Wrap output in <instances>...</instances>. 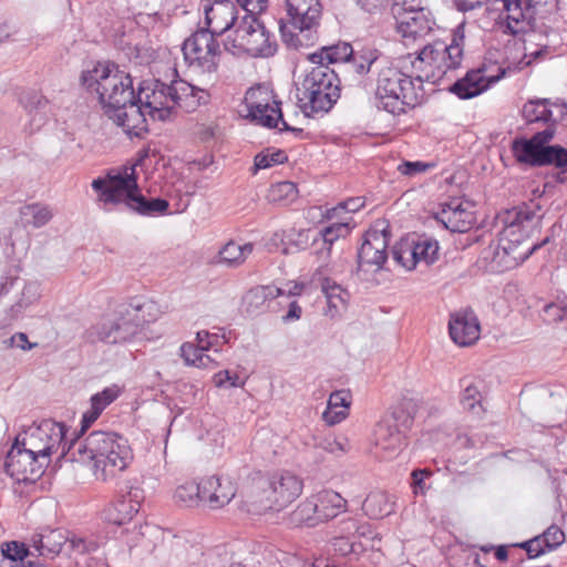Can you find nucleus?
<instances>
[{"label": "nucleus", "instance_id": "1", "mask_svg": "<svg viewBox=\"0 0 567 567\" xmlns=\"http://www.w3.org/2000/svg\"><path fill=\"white\" fill-rule=\"evenodd\" d=\"M60 457L87 465L96 480L105 482L128 466L133 452L124 436L115 432L93 431L65 443Z\"/></svg>", "mask_w": 567, "mask_h": 567}, {"label": "nucleus", "instance_id": "2", "mask_svg": "<svg viewBox=\"0 0 567 567\" xmlns=\"http://www.w3.org/2000/svg\"><path fill=\"white\" fill-rule=\"evenodd\" d=\"M158 313V306L153 300L132 298L92 326L89 337L107 344L131 342L145 323L156 320Z\"/></svg>", "mask_w": 567, "mask_h": 567}, {"label": "nucleus", "instance_id": "3", "mask_svg": "<svg viewBox=\"0 0 567 567\" xmlns=\"http://www.w3.org/2000/svg\"><path fill=\"white\" fill-rule=\"evenodd\" d=\"M81 84L101 104L107 116L136 99L132 76L112 62H97L93 69L83 71Z\"/></svg>", "mask_w": 567, "mask_h": 567}, {"label": "nucleus", "instance_id": "4", "mask_svg": "<svg viewBox=\"0 0 567 567\" xmlns=\"http://www.w3.org/2000/svg\"><path fill=\"white\" fill-rule=\"evenodd\" d=\"M536 209L539 210L540 207L523 204L498 215L503 229L494 256L499 262L504 261L507 268L525 261L538 248V245H532L524 251H518L519 246L528 239L534 225L540 219Z\"/></svg>", "mask_w": 567, "mask_h": 567}, {"label": "nucleus", "instance_id": "5", "mask_svg": "<svg viewBox=\"0 0 567 567\" xmlns=\"http://www.w3.org/2000/svg\"><path fill=\"white\" fill-rule=\"evenodd\" d=\"M341 95L338 74L327 65H316L297 87V103L306 116L328 113Z\"/></svg>", "mask_w": 567, "mask_h": 567}, {"label": "nucleus", "instance_id": "6", "mask_svg": "<svg viewBox=\"0 0 567 567\" xmlns=\"http://www.w3.org/2000/svg\"><path fill=\"white\" fill-rule=\"evenodd\" d=\"M425 96L424 89L415 86L411 75L394 66L382 68L378 73L377 107L393 115L405 113L406 107L420 105Z\"/></svg>", "mask_w": 567, "mask_h": 567}, {"label": "nucleus", "instance_id": "7", "mask_svg": "<svg viewBox=\"0 0 567 567\" xmlns=\"http://www.w3.org/2000/svg\"><path fill=\"white\" fill-rule=\"evenodd\" d=\"M464 35L454 32L452 42H435L425 45L412 62L415 86L423 89L424 82L436 83L449 70L457 69L463 60L462 42Z\"/></svg>", "mask_w": 567, "mask_h": 567}, {"label": "nucleus", "instance_id": "8", "mask_svg": "<svg viewBox=\"0 0 567 567\" xmlns=\"http://www.w3.org/2000/svg\"><path fill=\"white\" fill-rule=\"evenodd\" d=\"M555 134V123H550L530 138H515L512 142V152L520 164L532 167L555 165L560 169L559 181L564 182L566 177H560V175L567 174V150L560 145H548Z\"/></svg>", "mask_w": 567, "mask_h": 567}, {"label": "nucleus", "instance_id": "9", "mask_svg": "<svg viewBox=\"0 0 567 567\" xmlns=\"http://www.w3.org/2000/svg\"><path fill=\"white\" fill-rule=\"evenodd\" d=\"M289 22L297 33L288 34L282 31L285 42L298 49L309 45L317 39L316 29L321 17V3L319 0H286Z\"/></svg>", "mask_w": 567, "mask_h": 567}, {"label": "nucleus", "instance_id": "10", "mask_svg": "<svg viewBox=\"0 0 567 567\" xmlns=\"http://www.w3.org/2000/svg\"><path fill=\"white\" fill-rule=\"evenodd\" d=\"M136 165L123 166L121 169L110 171L105 177H97L92 182V188L97 193V200L105 210L109 206L128 203V197L134 196L140 189L137 184Z\"/></svg>", "mask_w": 567, "mask_h": 567}, {"label": "nucleus", "instance_id": "11", "mask_svg": "<svg viewBox=\"0 0 567 567\" xmlns=\"http://www.w3.org/2000/svg\"><path fill=\"white\" fill-rule=\"evenodd\" d=\"M68 427L64 423L44 420L39 425L30 426L23 434H19L22 446L29 449L47 464L50 455L58 450L63 451L66 441Z\"/></svg>", "mask_w": 567, "mask_h": 567}, {"label": "nucleus", "instance_id": "12", "mask_svg": "<svg viewBox=\"0 0 567 567\" xmlns=\"http://www.w3.org/2000/svg\"><path fill=\"white\" fill-rule=\"evenodd\" d=\"M217 37L206 28H199L184 41L183 53L189 65L207 74L217 72L221 53Z\"/></svg>", "mask_w": 567, "mask_h": 567}, {"label": "nucleus", "instance_id": "13", "mask_svg": "<svg viewBox=\"0 0 567 567\" xmlns=\"http://www.w3.org/2000/svg\"><path fill=\"white\" fill-rule=\"evenodd\" d=\"M136 100L154 121H166L171 117L175 100L172 97L171 83L161 80L143 81L136 90Z\"/></svg>", "mask_w": 567, "mask_h": 567}, {"label": "nucleus", "instance_id": "14", "mask_svg": "<svg viewBox=\"0 0 567 567\" xmlns=\"http://www.w3.org/2000/svg\"><path fill=\"white\" fill-rule=\"evenodd\" d=\"M48 465L35 453L22 446L20 436H17L14 444L6 456L4 471L17 482L27 483L34 482L40 477Z\"/></svg>", "mask_w": 567, "mask_h": 567}, {"label": "nucleus", "instance_id": "15", "mask_svg": "<svg viewBox=\"0 0 567 567\" xmlns=\"http://www.w3.org/2000/svg\"><path fill=\"white\" fill-rule=\"evenodd\" d=\"M269 508H284L292 503L302 492L301 480L291 472L284 471L274 474L268 483Z\"/></svg>", "mask_w": 567, "mask_h": 567}, {"label": "nucleus", "instance_id": "16", "mask_svg": "<svg viewBox=\"0 0 567 567\" xmlns=\"http://www.w3.org/2000/svg\"><path fill=\"white\" fill-rule=\"evenodd\" d=\"M205 28L218 37L231 30L238 19V9L233 0H205Z\"/></svg>", "mask_w": 567, "mask_h": 567}, {"label": "nucleus", "instance_id": "17", "mask_svg": "<svg viewBox=\"0 0 567 567\" xmlns=\"http://www.w3.org/2000/svg\"><path fill=\"white\" fill-rule=\"evenodd\" d=\"M389 236L385 230H369L364 235L363 243L358 250L357 271L364 270V267H375V270L382 268L388 259L386 248Z\"/></svg>", "mask_w": 567, "mask_h": 567}, {"label": "nucleus", "instance_id": "18", "mask_svg": "<svg viewBox=\"0 0 567 567\" xmlns=\"http://www.w3.org/2000/svg\"><path fill=\"white\" fill-rule=\"evenodd\" d=\"M435 219L452 233H465L474 224L473 212L468 204L460 198H452L440 204V209L435 213Z\"/></svg>", "mask_w": 567, "mask_h": 567}, {"label": "nucleus", "instance_id": "19", "mask_svg": "<svg viewBox=\"0 0 567 567\" xmlns=\"http://www.w3.org/2000/svg\"><path fill=\"white\" fill-rule=\"evenodd\" d=\"M505 75V70L499 69V74L486 76L483 68L470 70L450 87V91L462 100L475 97L486 91L491 84L496 83Z\"/></svg>", "mask_w": 567, "mask_h": 567}, {"label": "nucleus", "instance_id": "20", "mask_svg": "<svg viewBox=\"0 0 567 567\" xmlns=\"http://www.w3.org/2000/svg\"><path fill=\"white\" fill-rule=\"evenodd\" d=\"M147 112L145 107L133 99L127 103V106L118 109L116 112L109 114L107 117L112 120L117 126H121L127 135L140 137L148 131L147 128Z\"/></svg>", "mask_w": 567, "mask_h": 567}, {"label": "nucleus", "instance_id": "21", "mask_svg": "<svg viewBox=\"0 0 567 567\" xmlns=\"http://www.w3.org/2000/svg\"><path fill=\"white\" fill-rule=\"evenodd\" d=\"M451 339L461 347L475 343L481 333L478 319L474 311L465 310L451 316L449 322Z\"/></svg>", "mask_w": 567, "mask_h": 567}, {"label": "nucleus", "instance_id": "22", "mask_svg": "<svg viewBox=\"0 0 567 567\" xmlns=\"http://www.w3.org/2000/svg\"><path fill=\"white\" fill-rule=\"evenodd\" d=\"M202 496V503L213 509L221 508L236 495V487L228 478L210 476L198 483Z\"/></svg>", "mask_w": 567, "mask_h": 567}, {"label": "nucleus", "instance_id": "23", "mask_svg": "<svg viewBox=\"0 0 567 567\" xmlns=\"http://www.w3.org/2000/svg\"><path fill=\"white\" fill-rule=\"evenodd\" d=\"M404 441L405 437L403 433L394 422L384 420L375 425L373 442L375 449L382 453H377L378 456L382 458H392L402 450L405 444Z\"/></svg>", "mask_w": 567, "mask_h": 567}, {"label": "nucleus", "instance_id": "24", "mask_svg": "<svg viewBox=\"0 0 567 567\" xmlns=\"http://www.w3.org/2000/svg\"><path fill=\"white\" fill-rule=\"evenodd\" d=\"M398 32L406 41H416L427 35L434 25L430 12L425 10H416L412 14H405L395 18Z\"/></svg>", "mask_w": 567, "mask_h": 567}, {"label": "nucleus", "instance_id": "25", "mask_svg": "<svg viewBox=\"0 0 567 567\" xmlns=\"http://www.w3.org/2000/svg\"><path fill=\"white\" fill-rule=\"evenodd\" d=\"M172 97L175 100L174 109L181 107L186 112L196 110L209 100L207 91L189 84L182 79H175L171 82Z\"/></svg>", "mask_w": 567, "mask_h": 567}, {"label": "nucleus", "instance_id": "26", "mask_svg": "<svg viewBox=\"0 0 567 567\" xmlns=\"http://www.w3.org/2000/svg\"><path fill=\"white\" fill-rule=\"evenodd\" d=\"M285 291L276 286H257L249 289L241 299V310L247 316L255 317L268 309V305Z\"/></svg>", "mask_w": 567, "mask_h": 567}, {"label": "nucleus", "instance_id": "27", "mask_svg": "<svg viewBox=\"0 0 567 567\" xmlns=\"http://www.w3.org/2000/svg\"><path fill=\"white\" fill-rule=\"evenodd\" d=\"M347 501L334 491H322L317 495L316 501H306L301 511L317 512L320 520L334 518L344 512Z\"/></svg>", "mask_w": 567, "mask_h": 567}, {"label": "nucleus", "instance_id": "28", "mask_svg": "<svg viewBox=\"0 0 567 567\" xmlns=\"http://www.w3.org/2000/svg\"><path fill=\"white\" fill-rule=\"evenodd\" d=\"M504 10L506 11L507 29L511 34L515 35L523 31L519 24L527 23L532 25L535 21L536 13L528 7L524 0H503Z\"/></svg>", "mask_w": 567, "mask_h": 567}, {"label": "nucleus", "instance_id": "29", "mask_svg": "<svg viewBox=\"0 0 567 567\" xmlns=\"http://www.w3.org/2000/svg\"><path fill=\"white\" fill-rule=\"evenodd\" d=\"M352 54V45L349 42L339 41L331 45L321 47L319 50L310 53L308 59L316 65H329L336 63L347 64Z\"/></svg>", "mask_w": 567, "mask_h": 567}, {"label": "nucleus", "instance_id": "30", "mask_svg": "<svg viewBox=\"0 0 567 567\" xmlns=\"http://www.w3.org/2000/svg\"><path fill=\"white\" fill-rule=\"evenodd\" d=\"M252 250L254 245L251 243L240 245L234 240H230L219 249L218 254L213 258L212 262L216 266L237 268L246 261L247 257L251 255Z\"/></svg>", "mask_w": 567, "mask_h": 567}, {"label": "nucleus", "instance_id": "31", "mask_svg": "<svg viewBox=\"0 0 567 567\" xmlns=\"http://www.w3.org/2000/svg\"><path fill=\"white\" fill-rule=\"evenodd\" d=\"M241 51L248 53L251 56L269 58L272 56L277 51L276 40L269 31L266 30L265 25L260 22L258 28L248 38Z\"/></svg>", "mask_w": 567, "mask_h": 567}, {"label": "nucleus", "instance_id": "32", "mask_svg": "<svg viewBox=\"0 0 567 567\" xmlns=\"http://www.w3.org/2000/svg\"><path fill=\"white\" fill-rule=\"evenodd\" d=\"M138 509L140 503L134 501L131 495L122 496L103 511V518L109 524L122 526L131 522Z\"/></svg>", "mask_w": 567, "mask_h": 567}, {"label": "nucleus", "instance_id": "33", "mask_svg": "<svg viewBox=\"0 0 567 567\" xmlns=\"http://www.w3.org/2000/svg\"><path fill=\"white\" fill-rule=\"evenodd\" d=\"M68 537L60 529H48L32 537V547L39 556L53 558L66 545Z\"/></svg>", "mask_w": 567, "mask_h": 567}, {"label": "nucleus", "instance_id": "34", "mask_svg": "<svg viewBox=\"0 0 567 567\" xmlns=\"http://www.w3.org/2000/svg\"><path fill=\"white\" fill-rule=\"evenodd\" d=\"M380 55V51L370 45L352 47V54L346 65L355 75L362 78L369 74Z\"/></svg>", "mask_w": 567, "mask_h": 567}, {"label": "nucleus", "instance_id": "35", "mask_svg": "<svg viewBox=\"0 0 567 567\" xmlns=\"http://www.w3.org/2000/svg\"><path fill=\"white\" fill-rule=\"evenodd\" d=\"M249 115L260 125L268 128H276L281 120L280 103L272 101L269 103L267 100L262 102H250L248 105Z\"/></svg>", "mask_w": 567, "mask_h": 567}, {"label": "nucleus", "instance_id": "36", "mask_svg": "<svg viewBox=\"0 0 567 567\" xmlns=\"http://www.w3.org/2000/svg\"><path fill=\"white\" fill-rule=\"evenodd\" d=\"M126 207L143 216H155L165 214L169 204L166 199L159 197L148 199L138 189L134 196L128 197Z\"/></svg>", "mask_w": 567, "mask_h": 567}, {"label": "nucleus", "instance_id": "37", "mask_svg": "<svg viewBox=\"0 0 567 567\" xmlns=\"http://www.w3.org/2000/svg\"><path fill=\"white\" fill-rule=\"evenodd\" d=\"M522 115L527 124L544 123L546 126L550 123L557 124V120L553 117L548 99L528 101L523 106Z\"/></svg>", "mask_w": 567, "mask_h": 567}, {"label": "nucleus", "instance_id": "38", "mask_svg": "<svg viewBox=\"0 0 567 567\" xmlns=\"http://www.w3.org/2000/svg\"><path fill=\"white\" fill-rule=\"evenodd\" d=\"M393 507L394 503L391 501V497L380 491L370 493L362 504L364 514L372 519L389 516L394 511Z\"/></svg>", "mask_w": 567, "mask_h": 567}, {"label": "nucleus", "instance_id": "39", "mask_svg": "<svg viewBox=\"0 0 567 567\" xmlns=\"http://www.w3.org/2000/svg\"><path fill=\"white\" fill-rule=\"evenodd\" d=\"M308 444L337 456L348 453L351 449L350 441L346 436L331 433H315Z\"/></svg>", "mask_w": 567, "mask_h": 567}, {"label": "nucleus", "instance_id": "40", "mask_svg": "<svg viewBox=\"0 0 567 567\" xmlns=\"http://www.w3.org/2000/svg\"><path fill=\"white\" fill-rule=\"evenodd\" d=\"M260 24L259 19L256 14L245 13V16L235 22L234 39L231 40V48L241 50L249 37Z\"/></svg>", "mask_w": 567, "mask_h": 567}, {"label": "nucleus", "instance_id": "41", "mask_svg": "<svg viewBox=\"0 0 567 567\" xmlns=\"http://www.w3.org/2000/svg\"><path fill=\"white\" fill-rule=\"evenodd\" d=\"M461 386L463 388L461 395V404L463 409L473 412L474 414H480L483 410L481 404L482 394L476 381L471 378H463L461 380Z\"/></svg>", "mask_w": 567, "mask_h": 567}, {"label": "nucleus", "instance_id": "42", "mask_svg": "<svg viewBox=\"0 0 567 567\" xmlns=\"http://www.w3.org/2000/svg\"><path fill=\"white\" fill-rule=\"evenodd\" d=\"M413 241L414 255L417 262L424 261L427 266L434 264L439 259V243L436 239L425 235L419 236Z\"/></svg>", "mask_w": 567, "mask_h": 567}, {"label": "nucleus", "instance_id": "43", "mask_svg": "<svg viewBox=\"0 0 567 567\" xmlns=\"http://www.w3.org/2000/svg\"><path fill=\"white\" fill-rule=\"evenodd\" d=\"M1 553L3 558L9 560V566H25L27 563H33L34 560L29 557L32 553L29 548L20 542L12 540L1 545Z\"/></svg>", "mask_w": 567, "mask_h": 567}, {"label": "nucleus", "instance_id": "44", "mask_svg": "<svg viewBox=\"0 0 567 567\" xmlns=\"http://www.w3.org/2000/svg\"><path fill=\"white\" fill-rule=\"evenodd\" d=\"M66 546L71 554L80 556V558L74 557L78 564V561H85V558H92L89 554L96 551L100 545L93 537L72 535L68 537Z\"/></svg>", "mask_w": 567, "mask_h": 567}, {"label": "nucleus", "instance_id": "45", "mask_svg": "<svg viewBox=\"0 0 567 567\" xmlns=\"http://www.w3.org/2000/svg\"><path fill=\"white\" fill-rule=\"evenodd\" d=\"M20 213L25 218V221L32 225L34 228L43 227L53 217L49 206L39 203L23 206L20 209Z\"/></svg>", "mask_w": 567, "mask_h": 567}, {"label": "nucleus", "instance_id": "46", "mask_svg": "<svg viewBox=\"0 0 567 567\" xmlns=\"http://www.w3.org/2000/svg\"><path fill=\"white\" fill-rule=\"evenodd\" d=\"M200 488L196 482H186L179 485L174 494L175 502L185 507H193L202 503Z\"/></svg>", "mask_w": 567, "mask_h": 567}, {"label": "nucleus", "instance_id": "47", "mask_svg": "<svg viewBox=\"0 0 567 567\" xmlns=\"http://www.w3.org/2000/svg\"><path fill=\"white\" fill-rule=\"evenodd\" d=\"M321 290L324 293L329 308L338 310L339 306H346L349 293L330 278L321 280Z\"/></svg>", "mask_w": 567, "mask_h": 567}, {"label": "nucleus", "instance_id": "48", "mask_svg": "<svg viewBox=\"0 0 567 567\" xmlns=\"http://www.w3.org/2000/svg\"><path fill=\"white\" fill-rule=\"evenodd\" d=\"M392 256L399 265L408 270L414 269L417 264L411 239L401 240L396 244L392 249Z\"/></svg>", "mask_w": 567, "mask_h": 567}, {"label": "nucleus", "instance_id": "49", "mask_svg": "<svg viewBox=\"0 0 567 567\" xmlns=\"http://www.w3.org/2000/svg\"><path fill=\"white\" fill-rule=\"evenodd\" d=\"M288 161L287 154L281 150H276L272 152H260L255 156L254 161V173L259 169H266L277 164H284Z\"/></svg>", "mask_w": 567, "mask_h": 567}, {"label": "nucleus", "instance_id": "50", "mask_svg": "<svg viewBox=\"0 0 567 567\" xmlns=\"http://www.w3.org/2000/svg\"><path fill=\"white\" fill-rule=\"evenodd\" d=\"M40 296L39 285L35 282H24L20 298L12 305V316L17 317L24 308L35 301Z\"/></svg>", "mask_w": 567, "mask_h": 567}, {"label": "nucleus", "instance_id": "51", "mask_svg": "<svg viewBox=\"0 0 567 567\" xmlns=\"http://www.w3.org/2000/svg\"><path fill=\"white\" fill-rule=\"evenodd\" d=\"M205 349L198 344L193 343H184L181 347V355L185 360L186 364L202 367L205 365V359H208V355L205 354Z\"/></svg>", "mask_w": 567, "mask_h": 567}, {"label": "nucleus", "instance_id": "52", "mask_svg": "<svg viewBox=\"0 0 567 567\" xmlns=\"http://www.w3.org/2000/svg\"><path fill=\"white\" fill-rule=\"evenodd\" d=\"M350 227L347 223H334L320 230V236L324 245H328L327 249L330 251L332 244L339 239L344 238L349 235Z\"/></svg>", "mask_w": 567, "mask_h": 567}, {"label": "nucleus", "instance_id": "53", "mask_svg": "<svg viewBox=\"0 0 567 567\" xmlns=\"http://www.w3.org/2000/svg\"><path fill=\"white\" fill-rule=\"evenodd\" d=\"M297 193V186L292 182H280L270 187L269 199L271 202L293 200Z\"/></svg>", "mask_w": 567, "mask_h": 567}, {"label": "nucleus", "instance_id": "54", "mask_svg": "<svg viewBox=\"0 0 567 567\" xmlns=\"http://www.w3.org/2000/svg\"><path fill=\"white\" fill-rule=\"evenodd\" d=\"M120 395V390L117 386L105 388L103 391L97 392L91 396V406L99 408V411L102 413L106 406H109L112 402H114Z\"/></svg>", "mask_w": 567, "mask_h": 567}, {"label": "nucleus", "instance_id": "55", "mask_svg": "<svg viewBox=\"0 0 567 567\" xmlns=\"http://www.w3.org/2000/svg\"><path fill=\"white\" fill-rule=\"evenodd\" d=\"M425 9V0H395L391 7V12L395 19Z\"/></svg>", "mask_w": 567, "mask_h": 567}, {"label": "nucleus", "instance_id": "56", "mask_svg": "<svg viewBox=\"0 0 567 567\" xmlns=\"http://www.w3.org/2000/svg\"><path fill=\"white\" fill-rule=\"evenodd\" d=\"M213 382L217 388H240L245 381L239 375L229 370H221L214 374Z\"/></svg>", "mask_w": 567, "mask_h": 567}, {"label": "nucleus", "instance_id": "57", "mask_svg": "<svg viewBox=\"0 0 567 567\" xmlns=\"http://www.w3.org/2000/svg\"><path fill=\"white\" fill-rule=\"evenodd\" d=\"M540 538L546 549L550 551L564 543L565 534L559 527L553 525L544 532Z\"/></svg>", "mask_w": 567, "mask_h": 567}, {"label": "nucleus", "instance_id": "58", "mask_svg": "<svg viewBox=\"0 0 567 567\" xmlns=\"http://www.w3.org/2000/svg\"><path fill=\"white\" fill-rule=\"evenodd\" d=\"M305 506V502L301 503L291 515V522L295 524H306L307 526H313L320 518L317 512L301 511Z\"/></svg>", "mask_w": 567, "mask_h": 567}, {"label": "nucleus", "instance_id": "59", "mask_svg": "<svg viewBox=\"0 0 567 567\" xmlns=\"http://www.w3.org/2000/svg\"><path fill=\"white\" fill-rule=\"evenodd\" d=\"M432 473L427 470H414L411 474L412 477V488L415 495L424 494L427 486L425 485V480L429 478Z\"/></svg>", "mask_w": 567, "mask_h": 567}, {"label": "nucleus", "instance_id": "60", "mask_svg": "<svg viewBox=\"0 0 567 567\" xmlns=\"http://www.w3.org/2000/svg\"><path fill=\"white\" fill-rule=\"evenodd\" d=\"M7 347L10 348H19L21 350H31L35 348L38 344L30 342L28 336L24 332H17L9 339L4 340Z\"/></svg>", "mask_w": 567, "mask_h": 567}, {"label": "nucleus", "instance_id": "61", "mask_svg": "<svg viewBox=\"0 0 567 567\" xmlns=\"http://www.w3.org/2000/svg\"><path fill=\"white\" fill-rule=\"evenodd\" d=\"M350 393L344 390L332 392L328 400L329 408H339L347 411L350 406Z\"/></svg>", "mask_w": 567, "mask_h": 567}, {"label": "nucleus", "instance_id": "62", "mask_svg": "<svg viewBox=\"0 0 567 567\" xmlns=\"http://www.w3.org/2000/svg\"><path fill=\"white\" fill-rule=\"evenodd\" d=\"M519 546L526 550L529 558H536L547 551L540 536L535 537L534 539H530L528 542H525Z\"/></svg>", "mask_w": 567, "mask_h": 567}, {"label": "nucleus", "instance_id": "63", "mask_svg": "<svg viewBox=\"0 0 567 567\" xmlns=\"http://www.w3.org/2000/svg\"><path fill=\"white\" fill-rule=\"evenodd\" d=\"M338 408H329L327 406V410L322 414L323 421L328 425H334L343 421L348 416L347 410H337Z\"/></svg>", "mask_w": 567, "mask_h": 567}, {"label": "nucleus", "instance_id": "64", "mask_svg": "<svg viewBox=\"0 0 567 567\" xmlns=\"http://www.w3.org/2000/svg\"><path fill=\"white\" fill-rule=\"evenodd\" d=\"M427 167L429 165L423 162H403L398 166V171L402 175L413 176L417 173L426 171Z\"/></svg>", "mask_w": 567, "mask_h": 567}]
</instances>
